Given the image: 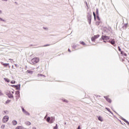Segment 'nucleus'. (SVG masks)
<instances>
[{
    "label": "nucleus",
    "instance_id": "45",
    "mask_svg": "<svg viewBox=\"0 0 129 129\" xmlns=\"http://www.w3.org/2000/svg\"><path fill=\"white\" fill-rule=\"evenodd\" d=\"M68 51H69V52H71V50L70 49H69H69H68Z\"/></svg>",
    "mask_w": 129,
    "mask_h": 129
},
{
    "label": "nucleus",
    "instance_id": "48",
    "mask_svg": "<svg viewBox=\"0 0 129 129\" xmlns=\"http://www.w3.org/2000/svg\"><path fill=\"white\" fill-rule=\"evenodd\" d=\"M110 113H111V114H113V113H112V112H111V111H110Z\"/></svg>",
    "mask_w": 129,
    "mask_h": 129
},
{
    "label": "nucleus",
    "instance_id": "4",
    "mask_svg": "<svg viewBox=\"0 0 129 129\" xmlns=\"http://www.w3.org/2000/svg\"><path fill=\"white\" fill-rule=\"evenodd\" d=\"M99 34H97L96 35H95L94 36H93L91 38V40L92 42H95V40H96V39H97L98 38H99Z\"/></svg>",
    "mask_w": 129,
    "mask_h": 129
},
{
    "label": "nucleus",
    "instance_id": "36",
    "mask_svg": "<svg viewBox=\"0 0 129 129\" xmlns=\"http://www.w3.org/2000/svg\"><path fill=\"white\" fill-rule=\"evenodd\" d=\"M11 86H12V87H14V88H16V85H11Z\"/></svg>",
    "mask_w": 129,
    "mask_h": 129
},
{
    "label": "nucleus",
    "instance_id": "42",
    "mask_svg": "<svg viewBox=\"0 0 129 129\" xmlns=\"http://www.w3.org/2000/svg\"><path fill=\"white\" fill-rule=\"evenodd\" d=\"M4 112H5V113L6 114V113H7V112H8V110L4 111Z\"/></svg>",
    "mask_w": 129,
    "mask_h": 129
},
{
    "label": "nucleus",
    "instance_id": "22",
    "mask_svg": "<svg viewBox=\"0 0 129 129\" xmlns=\"http://www.w3.org/2000/svg\"><path fill=\"white\" fill-rule=\"evenodd\" d=\"M45 77V75H42L41 74H38V77Z\"/></svg>",
    "mask_w": 129,
    "mask_h": 129
},
{
    "label": "nucleus",
    "instance_id": "27",
    "mask_svg": "<svg viewBox=\"0 0 129 129\" xmlns=\"http://www.w3.org/2000/svg\"><path fill=\"white\" fill-rule=\"evenodd\" d=\"M80 44H81L82 45H83V46L85 45V42H84V41H80Z\"/></svg>",
    "mask_w": 129,
    "mask_h": 129
},
{
    "label": "nucleus",
    "instance_id": "39",
    "mask_svg": "<svg viewBox=\"0 0 129 129\" xmlns=\"http://www.w3.org/2000/svg\"><path fill=\"white\" fill-rule=\"evenodd\" d=\"M53 129H58V127H56L55 126L53 127Z\"/></svg>",
    "mask_w": 129,
    "mask_h": 129
},
{
    "label": "nucleus",
    "instance_id": "24",
    "mask_svg": "<svg viewBox=\"0 0 129 129\" xmlns=\"http://www.w3.org/2000/svg\"><path fill=\"white\" fill-rule=\"evenodd\" d=\"M98 120H100V121H103L102 117H101V116H99L98 117Z\"/></svg>",
    "mask_w": 129,
    "mask_h": 129
},
{
    "label": "nucleus",
    "instance_id": "57",
    "mask_svg": "<svg viewBox=\"0 0 129 129\" xmlns=\"http://www.w3.org/2000/svg\"><path fill=\"white\" fill-rule=\"evenodd\" d=\"M15 4H17V2H15Z\"/></svg>",
    "mask_w": 129,
    "mask_h": 129
},
{
    "label": "nucleus",
    "instance_id": "53",
    "mask_svg": "<svg viewBox=\"0 0 129 129\" xmlns=\"http://www.w3.org/2000/svg\"><path fill=\"white\" fill-rule=\"evenodd\" d=\"M117 114H118L117 113H116V112H115Z\"/></svg>",
    "mask_w": 129,
    "mask_h": 129
},
{
    "label": "nucleus",
    "instance_id": "25",
    "mask_svg": "<svg viewBox=\"0 0 129 129\" xmlns=\"http://www.w3.org/2000/svg\"><path fill=\"white\" fill-rule=\"evenodd\" d=\"M25 123H26V124L27 125H31V122H29V121H26V122H25Z\"/></svg>",
    "mask_w": 129,
    "mask_h": 129
},
{
    "label": "nucleus",
    "instance_id": "8",
    "mask_svg": "<svg viewBox=\"0 0 129 129\" xmlns=\"http://www.w3.org/2000/svg\"><path fill=\"white\" fill-rule=\"evenodd\" d=\"M108 42L113 45H114V44H115V41H114V39H111L108 41Z\"/></svg>",
    "mask_w": 129,
    "mask_h": 129
},
{
    "label": "nucleus",
    "instance_id": "33",
    "mask_svg": "<svg viewBox=\"0 0 129 129\" xmlns=\"http://www.w3.org/2000/svg\"><path fill=\"white\" fill-rule=\"evenodd\" d=\"M105 109H106L108 111H109V112H110V109H109L107 107H106Z\"/></svg>",
    "mask_w": 129,
    "mask_h": 129
},
{
    "label": "nucleus",
    "instance_id": "19",
    "mask_svg": "<svg viewBox=\"0 0 129 129\" xmlns=\"http://www.w3.org/2000/svg\"><path fill=\"white\" fill-rule=\"evenodd\" d=\"M93 15L94 16V20L96 21V15L95 14V12H93Z\"/></svg>",
    "mask_w": 129,
    "mask_h": 129
},
{
    "label": "nucleus",
    "instance_id": "6",
    "mask_svg": "<svg viewBox=\"0 0 129 129\" xmlns=\"http://www.w3.org/2000/svg\"><path fill=\"white\" fill-rule=\"evenodd\" d=\"M22 109L23 112H24V113H25L26 115H30V113H29L28 111H26V110H25L24 107H22Z\"/></svg>",
    "mask_w": 129,
    "mask_h": 129
},
{
    "label": "nucleus",
    "instance_id": "37",
    "mask_svg": "<svg viewBox=\"0 0 129 129\" xmlns=\"http://www.w3.org/2000/svg\"><path fill=\"white\" fill-rule=\"evenodd\" d=\"M19 129H24L23 126H20Z\"/></svg>",
    "mask_w": 129,
    "mask_h": 129
},
{
    "label": "nucleus",
    "instance_id": "18",
    "mask_svg": "<svg viewBox=\"0 0 129 129\" xmlns=\"http://www.w3.org/2000/svg\"><path fill=\"white\" fill-rule=\"evenodd\" d=\"M122 28L123 29H124V30H125V29H126V28H127V24L126 23L123 26H122Z\"/></svg>",
    "mask_w": 129,
    "mask_h": 129
},
{
    "label": "nucleus",
    "instance_id": "43",
    "mask_svg": "<svg viewBox=\"0 0 129 129\" xmlns=\"http://www.w3.org/2000/svg\"><path fill=\"white\" fill-rule=\"evenodd\" d=\"M32 129H37V128L35 126L32 127Z\"/></svg>",
    "mask_w": 129,
    "mask_h": 129
},
{
    "label": "nucleus",
    "instance_id": "15",
    "mask_svg": "<svg viewBox=\"0 0 129 129\" xmlns=\"http://www.w3.org/2000/svg\"><path fill=\"white\" fill-rule=\"evenodd\" d=\"M72 47L73 49H76V47H77V45H76V44H73L72 45Z\"/></svg>",
    "mask_w": 129,
    "mask_h": 129
},
{
    "label": "nucleus",
    "instance_id": "47",
    "mask_svg": "<svg viewBox=\"0 0 129 129\" xmlns=\"http://www.w3.org/2000/svg\"><path fill=\"white\" fill-rule=\"evenodd\" d=\"M96 97H100V96L97 95Z\"/></svg>",
    "mask_w": 129,
    "mask_h": 129
},
{
    "label": "nucleus",
    "instance_id": "13",
    "mask_svg": "<svg viewBox=\"0 0 129 129\" xmlns=\"http://www.w3.org/2000/svg\"><path fill=\"white\" fill-rule=\"evenodd\" d=\"M12 123L13 125H17V123H18V122L17 121V120H14L12 121Z\"/></svg>",
    "mask_w": 129,
    "mask_h": 129
},
{
    "label": "nucleus",
    "instance_id": "29",
    "mask_svg": "<svg viewBox=\"0 0 129 129\" xmlns=\"http://www.w3.org/2000/svg\"><path fill=\"white\" fill-rule=\"evenodd\" d=\"M118 51L119 52H120V53H121V52H122V51H121V49H120V47L118 46Z\"/></svg>",
    "mask_w": 129,
    "mask_h": 129
},
{
    "label": "nucleus",
    "instance_id": "59",
    "mask_svg": "<svg viewBox=\"0 0 129 129\" xmlns=\"http://www.w3.org/2000/svg\"><path fill=\"white\" fill-rule=\"evenodd\" d=\"M122 124H123V123H121Z\"/></svg>",
    "mask_w": 129,
    "mask_h": 129
},
{
    "label": "nucleus",
    "instance_id": "44",
    "mask_svg": "<svg viewBox=\"0 0 129 129\" xmlns=\"http://www.w3.org/2000/svg\"><path fill=\"white\" fill-rule=\"evenodd\" d=\"M55 126L56 127H58V124H56V125H55Z\"/></svg>",
    "mask_w": 129,
    "mask_h": 129
},
{
    "label": "nucleus",
    "instance_id": "21",
    "mask_svg": "<svg viewBox=\"0 0 129 129\" xmlns=\"http://www.w3.org/2000/svg\"><path fill=\"white\" fill-rule=\"evenodd\" d=\"M27 73H29L30 74H33V72L32 71H30V70H27Z\"/></svg>",
    "mask_w": 129,
    "mask_h": 129
},
{
    "label": "nucleus",
    "instance_id": "1",
    "mask_svg": "<svg viewBox=\"0 0 129 129\" xmlns=\"http://www.w3.org/2000/svg\"><path fill=\"white\" fill-rule=\"evenodd\" d=\"M92 17V14L91 12H89L87 14V19L89 25H91V17Z\"/></svg>",
    "mask_w": 129,
    "mask_h": 129
},
{
    "label": "nucleus",
    "instance_id": "51",
    "mask_svg": "<svg viewBox=\"0 0 129 129\" xmlns=\"http://www.w3.org/2000/svg\"><path fill=\"white\" fill-rule=\"evenodd\" d=\"M5 2H8V0H4Z\"/></svg>",
    "mask_w": 129,
    "mask_h": 129
},
{
    "label": "nucleus",
    "instance_id": "49",
    "mask_svg": "<svg viewBox=\"0 0 129 129\" xmlns=\"http://www.w3.org/2000/svg\"><path fill=\"white\" fill-rule=\"evenodd\" d=\"M2 10H0V14H2Z\"/></svg>",
    "mask_w": 129,
    "mask_h": 129
},
{
    "label": "nucleus",
    "instance_id": "26",
    "mask_svg": "<svg viewBox=\"0 0 129 129\" xmlns=\"http://www.w3.org/2000/svg\"><path fill=\"white\" fill-rule=\"evenodd\" d=\"M62 101L63 102H66L67 103H68V102H69L68 100H66V99H63L62 100Z\"/></svg>",
    "mask_w": 129,
    "mask_h": 129
},
{
    "label": "nucleus",
    "instance_id": "14",
    "mask_svg": "<svg viewBox=\"0 0 129 129\" xmlns=\"http://www.w3.org/2000/svg\"><path fill=\"white\" fill-rule=\"evenodd\" d=\"M16 95H18L17 96H18V98H20V91H17L16 92Z\"/></svg>",
    "mask_w": 129,
    "mask_h": 129
},
{
    "label": "nucleus",
    "instance_id": "30",
    "mask_svg": "<svg viewBox=\"0 0 129 129\" xmlns=\"http://www.w3.org/2000/svg\"><path fill=\"white\" fill-rule=\"evenodd\" d=\"M97 19L98 21H100V18H99V15H97Z\"/></svg>",
    "mask_w": 129,
    "mask_h": 129
},
{
    "label": "nucleus",
    "instance_id": "41",
    "mask_svg": "<svg viewBox=\"0 0 129 129\" xmlns=\"http://www.w3.org/2000/svg\"><path fill=\"white\" fill-rule=\"evenodd\" d=\"M85 4H86L87 7L88 8V4H87V2H85Z\"/></svg>",
    "mask_w": 129,
    "mask_h": 129
},
{
    "label": "nucleus",
    "instance_id": "17",
    "mask_svg": "<svg viewBox=\"0 0 129 129\" xmlns=\"http://www.w3.org/2000/svg\"><path fill=\"white\" fill-rule=\"evenodd\" d=\"M120 53L121 55H123V56H125V57H126V53H125L124 51H122Z\"/></svg>",
    "mask_w": 129,
    "mask_h": 129
},
{
    "label": "nucleus",
    "instance_id": "52",
    "mask_svg": "<svg viewBox=\"0 0 129 129\" xmlns=\"http://www.w3.org/2000/svg\"><path fill=\"white\" fill-rule=\"evenodd\" d=\"M32 46H33V45L31 44L30 45V47H32Z\"/></svg>",
    "mask_w": 129,
    "mask_h": 129
},
{
    "label": "nucleus",
    "instance_id": "34",
    "mask_svg": "<svg viewBox=\"0 0 129 129\" xmlns=\"http://www.w3.org/2000/svg\"><path fill=\"white\" fill-rule=\"evenodd\" d=\"M10 101H11V100H8L7 101H6V103H7V104L10 103Z\"/></svg>",
    "mask_w": 129,
    "mask_h": 129
},
{
    "label": "nucleus",
    "instance_id": "50",
    "mask_svg": "<svg viewBox=\"0 0 129 129\" xmlns=\"http://www.w3.org/2000/svg\"><path fill=\"white\" fill-rule=\"evenodd\" d=\"M103 42H104V43H106V41L104 40Z\"/></svg>",
    "mask_w": 129,
    "mask_h": 129
},
{
    "label": "nucleus",
    "instance_id": "40",
    "mask_svg": "<svg viewBox=\"0 0 129 129\" xmlns=\"http://www.w3.org/2000/svg\"><path fill=\"white\" fill-rule=\"evenodd\" d=\"M20 126H18L17 127H16V129H20Z\"/></svg>",
    "mask_w": 129,
    "mask_h": 129
},
{
    "label": "nucleus",
    "instance_id": "5",
    "mask_svg": "<svg viewBox=\"0 0 129 129\" xmlns=\"http://www.w3.org/2000/svg\"><path fill=\"white\" fill-rule=\"evenodd\" d=\"M7 95H8L9 98H13L14 97V96L12 94V93H11L10 91L7 93Z\"/></svg>",
    "mask_w": 129,
    "mask_h": 129
},
{
    "label": "nucleus",
    "instance_id": "3",
    "mask_svg": "<svg viewBox=\"0 0 129 129\" xmlns=\"http://www.w3.org/2000/svg\"><path fill=\"white\" fill-rule=\"evenodd\" d=\"M9 116H4L3 118V122L4 123L8 122V121H9Z\"/></svg>",
    "mask_w": 129,
    "mask_h": 129
},
{
    "label": "nucleus",
    "instance_id": "2",
    "mask_svg": "<svg viewBox=\"0 0 129 129\" xmlns=\"http://www.w3.org/2000/svg\"><path fill=\"white\" fill-rule=\"evenodd\" d=\"M39 61H40L39 57H34L31 60L30 64L32 65L33 64H37Z\"/></svg>",
    "mask_w": 129,
    "mask_h": 129
},
{
    "label": "nucleus",
    "instance_id": "54",
    "mask_svg": "<svg viewBox=\"0 0 129 129\" xmlns=\"http://www.w3.org/2000/svg\"><path fill=\"white\" fill-rule=\"evenodd\" d=\"M3 127H5V125H3Z\"/></svg>",
    "mask_w": 129,
    "mask_h": 129
},
{
    "label": "nucleus",
    "instance_id": "46",
    "mask_svg": "<svg viewBox=\"0 0 129 129\" xmlns=\"http://www.w3.org/2000/svg\"><path fill=\"white\" fill-rule=\"evenodd\" d=\"M77 129H80V126H79L77 128Z\"/></svg>",
    "mask_w": 129,
    "mask_h": 129
},
{
    "label": "nucleus",
    "instance_id": "9",
    "mask_svg": "<svg viewBox=\"0 0 129 129\" xmlns=\"http://www.w3.org/2000/svg\"><path fill=\"white\" fill-rule=\"evenodd\" d=\"M104 98L106 99V101L109 103H111V99L108 98L107 96H104Z\"/></svg>",
    "mask_w": 129,
    "mask_h": 129
},
{
    "label": "nucleus",
    "instance_id": "60",
    "mask_svg": "<svg viewBox=\"0 0 129 129\" xmlns=\"http://www.w3.org/2000/svg\"><path fill=\"white\" fill-rule=\"evenodd\" d=\"M65 124H66V123H65Z\"/></svg>",
    "mask_w": 129,
    "mask_h": 129
},
{
    "label": "nucleus",
    "instance_id": "35",
    "mask_svg": "<svg viewBox=\"0 0 129 129\" xmlns=\"http://www.w3.org/2000/svg\"><path fill=\"white\" fill-rule=\"evenodd\" d=\"M48 46H50V44H46L43 45V47H48Z\"/></svg>",
    "mask_w": 129,
    "mask_h": 129
},
{
    "label": "nucleus",
    "instance_id": "12",
    "mask_svg": "<svg viewBox=\"0 0 129 129\" xmlns=\"http://www.w3.org/2000/svg\"><path fill=\"white\" fill-rule=\"evenodd\" d=\"M54 120H55V117H50V123H53Z\"/></svg>",
    "mask_w": 129,
    "mask_h": 129
},
{
    "label": "nucleus",
    "instance_id": "28",
    "mask_svg": "<svg viewBox=\"0 0 129 129\" xmlns=\"http://www.w3.org/2000/svg\"><path fill=\"white\" fill-rule=\"evenodd\" d=\"M0 21L1 22H4V23H6V20L5 19H3L2 18H0Z\"/></svg>",
    "mask_w": 129,
    "mask_h": 129
},
{
    "label": "nucleus",
    "instance_id": "58",
    "mask_svg": "<svg viewBox=\"0 0 129 129\" xmlns=\"http://www.w3.org/2000/svg\"><path fill=\"white\" fill-rule=\"evenodd\" d=\"M9 60H12V59H10Z\"/></svg>",
    "mask_w": 129,
    "mask_h": 129
},
{
    "label": "nucleus",
    "instance_id": "23",
    "mask_svg": "<svg viewBox=\"0 0 129 129\" xmlns=\"http://www.w3.org/2000/svg\"><path fill=\"white\" fill-rule=\"evenodd\" d=\"M96 14L97 16H99V13L98 12V9H97V8L96 9Z\"/></svg>",
    "mask_w": 129,
    "mask_h": 129
},
{
    "label": "nucleus",
    "instance_id": "20",
    "mask_svg": "<svg viewBox=\"0 0 129 129\" xmlns=\"http://www.w3.org/2000/svg\"><path fill=\"white\" fill-rule=\"evenodd\" d=\"M4 80L6 82H8V83L10 82V80L7 78H4Z\"/></svg>",
    "mask_w": 129,
    "mask_h": 129
},
{
    "label": "nucleus",
    "instance_id": "32",
    "mask_svg": "<svg viewBox=\"0 0 129 129\" xmlns=\"http://www.w3.org/2000/svg\"><path fill=\"white\" fill-rule=\"evenodd\" d=\"M11 84H15L16 83L15 81H12L11 82Z\"/></svg>",
    "mask_w": 129,
    "mask_h": 129
},
{
    "label": "nucleus",
    "instance_id": "11",
    "mask_svg": "<svg viewBox=\"0 0 129 129\" xmlns=\"http://www.w3.org/2000/svg\"><path fill=\"white\" fill-rule=\"evenodd\" d=\"M1 64L3 65V66H4V67H8V66H9V65H10L9 63H5L3 62H1Z\"/></svg>",
    "mask_w": 129,
    "mask_h": 129
},
{
    "label": "nucleus",
    "instance_id": "31",
    "mask_svg": "<svg viewBox=\"0 0 129 129\" xmlns=\"http://www.w3.org/2000/svg\"><path fill=\"white\" fill-rule=\"evenodd\" d=\"M100 24V22H99V21L96 22V25L97 26H98Z\"/></svg>",
    "mask_w": 129,
    "mask_h": 129
},
{
    "label": "nucleus",
    "instance_id": "16",
    "mask_svg": "<svg viewBox=\"0 0 129 129\" xmlns=\"http://www.w3.org/2000/svg\"><path fill=\"white\" fill-rule=\"evenodd\" d=\"M46 121H47V122H51V117H48L46 119Z\"/></svg>",
    "mask_w": 129,
    "mask_h": 129
},
{
    "label": "nucleus",
    "instance_id": "56",
    "mask_svg": "<svg viewBox=\"0 0 129 129\" xmlns=\"http://www.w3.org/2000/svg\"><path fill=\"white\" fill-rule=\"evenodd\" d=\"M3 127V125L1 126V127Z\"/></svg>",
    "mask_w": 129,
    "mask_h": 129
},
{
    "label": "nucleus",
    "instance_id": "38",
    "mask_svg": "<svg viewBox=\"0 0 129 129\" xmlns=\"http://www.w3.org/2000/svg\"><path fill=\"white\" fill-rule=\"evenodd\" d=\"M0 95H3V94L2 92V91H1V90H0Z\"/></svg>",
    "mask_w": 129,
    "mask_h": 129
},
{
    "label": "nucleus",
    "instance_id": "10",
    "mask_svg": "<svg viewBox=\"0 0 129 129\" xmlns=\"http://www.w3.org/2000/svg\"><path fill=\"white\" fill-rule=\"evenodd\" d=\"M15 88L16 90H20L21 89V84L16 85Z\"/></svg>",
    "mask_w": 129,
    "mask_h": 129
},
{
    "label": "nucleus",
    "instance_id": "55",
    "mask_svg": "<svg viewBox=\"0 0 129 129\" xmlns=\"http://www.w3.org/2000/svg\"><path fill=\"white\" fill-rule=\"evenodd\" d=\"M12 93H13V94H14V92H12Z\"/></svg>",
    "mask_w": 129,
    "mask_h": 129
},
{
    "label": "nucleus",
    "instance_id": "7",
    "mask_svg": "<svg viewBox=\"0 0 129 129\" xmlns=\"http://www.w3.org/2000/svg\"><path fill=\"white\" fill-rule=\"evenodd\" d=\"M102 40H109V37L107 36L102 35L101 36Z\"/></svg>",
    "mask_w": 129,
    "mask_h": 129
}]
</instances>
